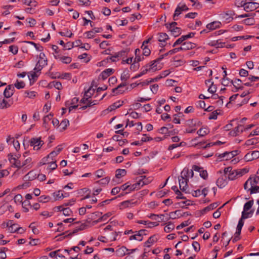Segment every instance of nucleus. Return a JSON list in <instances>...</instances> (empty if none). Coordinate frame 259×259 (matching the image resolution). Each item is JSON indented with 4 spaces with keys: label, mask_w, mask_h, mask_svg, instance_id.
<instances>
[{
    "label": "nucleus",
    "mask_w": 259,
    "mask_h": 259,
    "mask_svg": "<svg viewBox=\"0 0 259 259\" xmlns=\"http://www.w3.org/2000/svg\"><path fill=\"white\" fill-rule=\"evenodd\" d=\"M237 2L239 3L240 6L244 7V10L248 12L255 10L259 8V3L255 2L246 3L245 0H237Z\"/></svg>",
    "instance_id": "f257e3e1"
},
{
    "label": "nucleus",
    "mask_w": 259,
    "mask_h": 259,
    "mask_svg": "<svg viewBox=\"0 0 259 259\" xmlns=\"http://www.w3.org/2000/svg\"><path fill=\"white\" fill-rule=\"evenodd\" d=\"M21 157V155L13 154L10 153L8 155V160L12 164V166L18 168H20L23 167V165H21V160L19 159Z\"/></svg>",
    "instance_id": "f03ea898"
},
{
    "label": "nucleus",
    "mask_w": 259,
    "mask_h": 259,
    "mask_svg": "<svg viewBox=\"0 0 259 259\" xmlns=\"http://www.w3.org/2000/svg\"><path fill=\"white\" fill-rule=\"evenodd\" d=\"M28 143L33 147L34 150H38L44 144V142L41 140V137L32 138L29 140Z\"/></svg>",
    "instance_id": "7ed1b4c3"
},
{
    "label": "nucleus",
    "mask_w": 259,
    "mask_h": 259,
    "mask_svg": "<svg viewBox=\"0 0 259 259\" xmlns=\"http://www.w3.org/2000/svg\"><path fill=\"white\" fill-rule=\"evenodd\" d=\"M259 158V151H253L247 153L244 156V159L246 161H250Z\"/></svg>",
    "instance_id": "20e7f679"
},
{
    "label": "nucleus",
    "mask_w": 259,
    "mask_h": 259,
    "mask_svg": "<svg viewBox=\"0 0 259 259\" xmlns=\"http://www.w3.org/2000/svg\"><path fill=\"white\" fill-rule=\"evenodd\" d=\"M234 14L233 11H228L225 12H223L220 14L221 17L224 19L227 22H230L233 20L232 16Z\"/></svg>",
    "instance_id": "39448f33"
},
{
    "label": "nucleus",
    "mask_w": 259,
    "mask_h": 259,
    "mask_svg": "<svg viewBox=\"0 0 259 259\" xmlns=\"http://www.w3.org/2000/svg\"><path fill=\"white\" fill-rule=\"evenodd\" d=\"M188 179L179 177V187L182 191L184 192L188 188Z\"/></svg>",
    "instance_id": "423d86ee"
},
{
    "label": "nucleus",
    "mask_w": 259,
    "mask_h": 259,
    "mask_svg": "<svg viewBox=\"0 0 259 259\" xmlns=\"http://www.w3.org/2000/svg\"><path fill=\"white\" fill-rule=\"evenodd\" d=\"M15 89L14 87L10 84L9 85L5 90L4 92V95L5 97L8 98L11 97L14 93Z\"/></svg>",
    "instance_id": "0eeeda50"
},
{
    "label": "nucleus",
    "mask_w": 259,
    "mask_h": 259,
    "mask_svg": "<svg viewBox=\"0 0 259 259\" xmlns=\"http://www.w3.org/2000/svg\"><path fill=\"white\" fill-rule=\"evenodd\" d=\"M243 132V126L241 125H238L235 128L231 131L229 134L231 136L235 137L239 134V133H241Z\"/></svg>",
    "instance_id": "6e6552de"
},
{
    "label": "nucleus",
    "mask_w": 259,
    "mask_h": 259,
    "mask_svg": "<svg viewBox=\"0 0 259 259\" xmlns=\"http://www.w3.org/2000/svg\"><path fill=\"white\" fill-rule=\"evenodd\" d=\"M140 178L137 182L140 183V188L145 185H148L152 180L151 178H146L145 176H142Z\"/></svg>",
    "instance_id": "1a4fd4ad"
},
{
    "label": "nucleus",
    "mask_w": 259,
    "mask_h": 259,
    "mask_svg": "<svg viewBox=\"0 0 259 259\" xmlns=\"http://www.w3.org/2000/svg\"><path fill=\"white\" fill-rule=\"evenodd\" d=\"M54 57L56 59H59L64 64H69L72 61L71 58L68 56H63L60 55H55Z\"/></svg>",
    "instance_id": "9d476101"
},
{
    "label": "nucleus",
    "mask_w": 259,
    "mask_h": 259,
    "mask_svg": "<svg viewBox=\"0 0 259 259\" xmlns=\"http://www.w3.org/2000/svg\"><path fill=\"white\" fill-rule=\"evenodd\" d=\"M196 44L190 41L185 42L182 44L181 49L182 51H186L192 49L196 47Z\"/></svg>",
    "instance_id": "9b49d317"
},
{
    "label": "nucleus",
    "mask_w": 259,
    "mask_h": 259,
    "mask_svg": "<svg viewBox=\"0 0 259 259\" xmlns=\"http://www.w3.org/2000/svg\"><path fill=\"white\" fill-rule=\"evenodd\" d=\"M227 177L225 176V178L223 177H220L218 178L216 182V184L218 187L220 188H224L226 185H227L228 182L227 180Z\"/></svg>",
    "instance_id": "f8f14e48"
},
{
    "label": "nucleus",
    "mask_w": 259,
    "mask_h": 259,
    "mask_svg": "<svg viewBox=\"0 0 259 259\" xmlns=\"http://www.w3.org/2000/svg\"><path fill=\"white\" fill-rule=\"evenodd\" d=\"M158 240L156 235H154L150 237L145 242L144 246L147 247H150L153 243Z\"/></svg>",
    "instance_id": "ddd939ff"
},
{
    "label": "nucleus",
    "mask_w": 259,
    "mask_h": 259,
    "mask_svg": "<svg viewBox=\"0 0 259 259\" xmlns=\"http://www.w3.org/2000/svg\"><path fill=\"white\" fill-rule=\"evenodd\" d=\"M129 250H130L127 249L125 246H122L121 247L117 249L115 252L116 255L118 256L122 257L125 254H130V253H127V252Z\"/></svg>",
    "instance_id": "4468645a"
},
{
    "label": "nucleus",
    "mask_w": 259,
    "mask_h": 259,
    "mask_svg": "<svg viewBox=\"0 0 259 259\" xmlns=\"http://www.w3.org/2000/svg\"><path fill=\"white\" fill-rule=\"evenodd\" d=\"M114 72V70L111 68H108L104 70L100 74V76L102 77V78L103 80L106 79L109 77L110 75H111Z\"/></svg>",
    "instance_id": "2eb2a0df"
},
{
    "label": "nucleus",
    "mask_w": 259,
    "mask_h": 259,
    "mask_svg": "<svg viewBox=\"0 0 259 259\" xmlns=\"http://www.w3.org/2000/svg\"><path fill=\"white\" fill-rule=\"evenodd\" d=\"M123 101H117V102L114 103L113 104H112V105H111L110 106H109L108 107L107 110L109 112L114 110L116 109L121 106L123 104Z\"/></svg>",
    "instance_id": "dca6fc26"
},
{
    "label": "nucleus",
    "mask_w": 259,
    "mask_h": 259,
    "mask_svg": "<svg viewBox=\"0 0 259 259\" xmlns=\"http://www.w3.org/2000/svg\"><path fill=\"white\" fill-rule=\"evenodd\" d=\"M221 25V23L219 21H213L208 24L206 25V28L209 30H214L217 28H220Z\"/></svg>",
    "instance_id": "f3484780"
},
{
    "label": "nucleus",
    "mask_w": 259,
    "mask_h": 259,
    "mask_svg": "<svg viewBox=\"0 0 259 259\" xmlns=\"http://www.w3.org/2000/svg\"><path fill=\"white\" fill-rule=\"evenodd\" d=\"M238 154V151H232L231 152H225L223 153L220 154L218 157L220 159L224 158L226 157V155H229L230 158H233L234 156Z\"/></svg>",
    "instance_id": "a211bd4d"
},
{
    "label": "nucleus",
    "mask_w": 259,
    "mask_h": 259,
    "mask_svg": "<svg viewBox=\"0 0 259 259\" xmlns=\"http://www.w3.org/2000/svg\"><path fill=\"white\" fill-rule=\"evenodd\" d=\"M37 62L41 64L42 66H46L47 65L48 60L46 58V55L44 53H40L39 55V59Z\"/></svg>",
    "instance_id": "6ab92c4d"
},
{
    "label": "nucleus",
    "mask_w": 259,
    "mask_h": 259,
    "mask_svg": "<svg viewBox=\"0 0 259 259\" xmlns=\"http://www.w3.org/2000/svg\"><path fill=\"white\" fill-rule=\"evenodd\" d=\"M126 85V83L125 82H122L121 83L119 84L117 86V87L113 89L112 92L114 93H115L116 94H122L124 92V91L121 90L120 89L121 88L124 87Z\"/></svg>",
    "instance_id": "aec40b11"
},
{
    "label": "nucleus",
    "mask_w": 259,
    "mask_h": 259,
    "mask_svg": "<svg viewBox=\"0 0 259 259\" xmlns=\"http://www.w3.org/2000/svg\"><path fill=\"white\" fill-rule=\"evenodd\" d=\"M183 10L180 6V4H179L176 8L175 13L173 15V20L174 21H176L178 20V17L182 13Z\"/></svg>",
    "instance_id": "412c9836"
},
{
    "label": "nucleus",
    "mask_w": 259,
    "mask_h": 259,
    "mask_svg": "<svg viewBox=\"0 0 259 259\" xmlns=\"http://www.w3.org/2000/svg\"><path fill=\"white\" fill-rule=\"evenodd\" d=\"M231 82L237 90H242L243 89V87L241 85V83L242 82L241 79H235L234 80H231Z\"/></svg>",
    "instance_id": "4be33fe9"
},
{
    "label": "nucleus",
    "mask_w": 259,
    "mask_h": 259,
    "mask_svg": "<svg viewBox=\"0 0 259 259\" xmlns=\"http://www.w3.org/2000/svg\"><path fill=\"white\" fill-rule=\"evenodd\" d=\"M228 178L230 180H234L238 178H239V176L237 172V169H233L232 170V172L229 174L228 176Z\"/></svg>",
    "instance_id": "5701e85b"
},
{
    "label": "nucleus",
    "mask_w": 259,
    "mask_h": 259,
    "mask_svg": "<svg viewBox=\"0 0 259 259\" xmlns=\"http://www.w3.org/2000/svg\"><path fill=\"white\" fill-rule=\"evenodd\" d=\"M134 203H133L130 200H126V201H123L121 203H120V206H119L120 209H123L126 207H132L133 204H134Z\"/></svg>",
    "instance_id": "b1692460"
},
{
    "label": "nucleus",
    "mask_w": 259,
    "mask_h": 259,
    "mask_svg": "<svg viewBox=\"0 0 259 259\" xmlns=\"http://www.w3.org/2000/svg\"><path fill=\"white\" fill-rule=\"evenodd\" d=\"M207 82H211V85L209 86V87L208 89V92L214 94L217 91V87L215 85L213 84V82H212L211 80H206L205 83L207 84Z\"/></svg>",
    "instance_id": "393cba45"
},
{
    "label": "nucleus",
    "mask_w": 259,
    "mask_h": 259,
    "mask_svg": "<svg viewBox=\"0 0 259 259\" xmlns=\"http://www.w3.org/2000/svg\"><path fill=\"white\" fill-rule=\"evenodd\" d=\"M209 133V130L206 127L200 128L197 132L200 137H203Z\"/></svg>",
    "instance_id": "a878e982"
},
{
    "label": "nucleus",
    "mask_w": 259,
    "mask_h": 259,
    "mask_svg": "<svg viewBox=\"0 0 259 259\" xmlns=\"http://www.w3.org/2000/svg\"><path fill=\"white\" fill-rule=\"evenodd\" d=\"M175 228V225L171 222H169L167 223V225L164 228V231L166 233H169L172 231Z\"/></svg>",
    "instance_id": "bb28decb"
},
{
    "label": "nucleus",
    "mask_w": 259,
    "mask_h": 259,
    "mask_svg": "<svg viewBox=\"0 0 259 259\" xmlns=\"http://www.w3.org/2000/svg\"><path fill=\"white\" fill-rule=\"evenodd\" d=\"M158 41L160 42H165L168 39V36L165 33H158Z\"/></svg>",
    "instance_id": "cd10ccee"
},
{
    "label": "nucleus",
    "mask_w": 259,
    "mask_h": 259,
    "mask_svg": "<svg viewBox=\"0 0 259 259\" xmlns=\"http://www.w3.org/2000/svg\"><path fill=\"white\" fill-rule=\"evenodd\" d=\"M253 210H251L249 212H247V211H243L242 212V215L241 219H242V220H245L249 217H251L253 214Z\"/></svg>",
    "instance_id": "c85d7f7f"
},
{
    "label": "nucleus",
    "mask_w": 259,
    "mask_h": 259,
    "mask_svg": "<svg viewBox=\"0 0 259 259\" xmlns=\"http://www.w3.org/2000/svg\"><path fill=\"white\" fill-rule=\"evenodd\" d=\"M140 183H138V182L134 184L133 185L129 184V187H128V189L127 190H128L127 192L130 193V192L133 191L134 190L140 189Z\"/></svg>",
    "instance_id": "c756f323"
},
{
    "label": "nucleus",
    "mask_w": 259,
    "mask_h": 259,
    "mask_svg": "<svg viewBox=\"0 0 259 259\" xmlns=\"http://www.w3.org/2000/svg\"><path fill=\"white\" fill-rule=\"evenodd\" d=\"M126 171L124 169H117L116 170L115 177L117 178H120L122 177L125 176Z\"/></svg>",
    "instance_id": "7c9ffc66"
},
{
    "label": "nucleus",
    "mask_w": 259,
    "mask_h": 259,
    "mask_svg": "<svg viewBox=\"0 0 259 259\" xmlns=\"http://www.w3.org/2000/svg\"><path fill=\"white\" fill-rule=\"evenodd\" d=\"M52 198L49 196L41 195L38 198V201L41 203H46L51 200Z\"/></svg>",
    "instance_id": "2f4dec72"
},
{
    "label": "nucleus",
    "mask_w": 259,
    "mask_h": 259,
    "mask_svg": "<svg viewBox=\"0 0 259 259\" xmlns=\"http://www.w3.org/2000/svg\"><path fill=\"white\" fill-rule=\"evenodd\" d=\"M243 225H244L243 220H242V219L240 218V220H239L238 224L237 226L236 234H237L238 235H240L241 232V229H242V228L243 226Z\"/></svg>",
    "instance_id": "473e14b6"
},
{
    "label": "nucleus",
    "mask_w": 259,
    "mask_h": 259,
    "mask_svg": "<svg viewBox=\"0 0 259 259\" xmlns=\"http://www.w3.org/2000/svg\"><path fill=\"white\" fill-rule=\"evenodd\" d=\"M112 213L111 212H108L103 216L101 217L97 220L94 222V223L96 224L98 222H100L102 221H105L107 220V219L111 215Z\"/></svg>",
    "instance_id": "72a5a7b5"
},
{
    "label": "nucleus",
    "mask_w": 259,
    "mask_h": 259,
    "mask_svg": "<svg viewBox=\"0 0 259 259\" xmlns=\"http://www.w3.org/2000/svg\"><path fill=\"white\" fill-rule=\"evenodd\" d=\"M189 177V169L187 167H185L181 172L180 178H184L188 179Z\"/></svg>",
    "instance_id": "f704fd0d"
},
{
    "label": "nucleus",
    "mask_w": 259,
    "mask_h": 259,
    "mask_svg": "<svg viewBox=\"0 0 259 259\" xmlns=\"http://www.w3.org/2000/svg\"><path fill=\"white\" fill-rule=\"evenodd\" d=\"M178 212H180V210H176L175 211L170 212L168 214H165V216L166 215V216H168V215L169 216V217H167L165 218L166 221H168L170 219H176L177 218L176 214Z\"/></svg>",
    "instance_id": "c9c22d12"
},
{
    "label": "nucleus",
    "mask_w": 259,
    "mask_h": 259,
    "mask_svg": "<svg viewBox=\"0 0 259 259\" xmlns=\"http://www.w3.org/2000/svg\"><path fill=\"white\" fill-rule=\"evenodd\" d=\"M160 61V60H159V58H158L154 60L153 61L151 62L150 64H148L147 65L149 66V68H150V70L155 71L157 70V65L156 64V63Z\"/></svg>",
    "instance_id": "e433bc0d"
},
{
    "label": "nucleus",
    "mask_w": 259,
    "mask_h": 259,
    "mask_svg": "<svg viewBox=\"0 0 259 259\" xmlns=\"http://www.w3.org/2000/svg\"><path fill=\"white\" fill-rule=\"evenodd\" d=\"M253 204V200L252 199L249 200L245 203L243 207V211H248L249 210L252 206Z\"/></svg>",
    "instance_id": "4c0bfd02"
},
{
    "label": "nucleus",
    "mask_w": 259,
    "mask_h": 259,
    "mask_svg": "<svg viewBox=\"0 0 259 259\" xmlns=\"http://www.w3.org/2000/svg\"><path fill=\"white\" fill-rule=\"evenodd\" d=\"M53 197L54 198V201H56L58 199L63 198L66 197L65 196L63 195V193L61 192V191H58L57 192H54L53 194Z\"/></svg>",
    "instance_id": "58836bf2"
},
{
    "label": "nucleus",
    "mask_w": 259,
    "mask_h": 259,
    "mask_svg": "<svg viewBox=\"0 0 259 259\" xmlns=\"http://www.w3.org/2000/svg\"><path fill=\"white\" fill-rule=\"evenodd\" d=\"M136 234L133 235L130 237V240H136L139 241H141L143 240V237L141 236V235L139 234L138 232H135Z\"/></svg>",
    "instance_id": "ea45409f"
},
{
    "label": "nucleus",
    "mask_w": 259,
    "mask_h": 259,
    "mask_svg": "<svg viewBox=\"0 0 259 259\" xmlns=\"http://www.w3.org/2000/svg\"><path fill=\"white\" fill-rule=\"evenodd\" d=\"M130 52L129 49H125L124 50H122L117 53H116V56L118 58L125 56L127 55L128 53Z\"/></svg>",
    "instance_id": "a19ab883"
},
{
    "label": "nucleus",
    "mask_w": 259,
    "mask_h": 259,
    "mask_svg": "<svg viewBox=\"0 0 259 259\" xmlns=\"http://www.w3.org/2000/svg\"><path fill=\"white\" fill-rule=\"evenodd\" d=\"M110 178L108 177H105L104 178L102 179L101 180L97 181L96 183H98L99 184L106 185L109 183L110 182Z\"/></svg>",
    "instance_id": "79ce46f5"
},
{
    "label": "nucleus",
    "mask_w": 259,
    "mask_h": 259,
    "mask_svg": "<svg viewBox=\"0 0 259 259\" xmlns=\"http://www.w3.org/2000/svg\"><path fill=\"white\" fill-rule=\"evenodd\" d=\"M11 106V104L8 103L5 99H3L2 102H0V108L5 109Z\"/></svg>",
    "instance_id": "37998d69"
},
{
    "label": "nucleus",
    "mask_w": 259,
    "mask_h": 259,
    "mask_svg": "<svg viewBox=\"0 0 259 259\" xmlns=\"http://www.w3.org/2000/svg\"><path fill=\"white\" fill-rule=\"evenodd\" d=\"M8 250L6 247H0V258L5 259L7 257L6 251Z\"/></svg>",
    "instance_id": "c03bdc74"
},
{
    "label": "nucleus",
    "mask_w": 259,
    "mask_h": 259,
    "mask_svg": "<svg viewBox=\"0 0 259 259\" xmlns=\"http://www.w3.org/2000/svg\"><path fill=\"white\" fill-rule=\"evenodd\" d=\"M249 171V168L247 167H245L242 169H237L238 175L239 177L242 176L243 175L247 174Z\"/></svg>",
    "instance_id": "a18cd8bd"
},
{
    "label": "nucleus",
    "mask_w": 259,
    "mask_h": 259,
    "mask_svg": "<svg viewBox=\"0 0 259 259\" xmlns=\"http://www.w3.org/2000/svg\"><path fill=\"white\" fill-rule=\"evenodd\" d=\"M218 204L217 203H213L210 204L209 205L207 206V207H205L203 209V210L205 211H208L215 208L216 207H218Z\"/></svg>",
    "instance_id": "49530a36"
},
{
    "label": "nucleus",
    "mask_w": 259,
    "mask_h": 259,
    "mask_svg": "<svg viewBox=\"0 0 259 259\" xmlns=\"http://www.w3.org/2000/svg\"><path fill=\"white\" fill-rule=\"evenodd\" d=\"M71 75L70 73H64L58 75L57 78L66 79L70 80L71 79Z\"/></svg>",
    "instance_id": "de8ad7c7"
},
{
    "label": "nucleus",
    "mask_w": 259,
    "mask_h": 259,
    "mask_svg": "<svg viewBox=\"0 0 259 259\" xmlns=\"http://www.w3.org/2000/svg\"><path fill=\"white\" fill-rule=\"evenodd\" d=\"M25 83L24 81H19L18 80L16 81V82L14 84L15 87H16L17 89H23L25 87Z\"/></svg>",
    "instance_id": "09e8293b"
},
{
    "label": "nucleus",
    "mask_w": 259,
    "mask_h": 259,
    "mask_svg": "<svg viewBox=\"0 0 259 259\" xmlns=\"http://www.w3.org/2000/svg\"><path fill=\"white\" fill-rule=\"evenodd\" d=\"M171 34L177 37L181 34V29L180 28H175L172 29V30L171 31Z\"/></svg>",
    "instance_id": "8fccbe9b"
},
{
    "label": "nucleus",
    "mask_w": 259,
    "mask_h": 259,
    "mask_svg": "<svg viewBox=\"0 0 259 259\" xmlns=\"http://www.w3.org/2000/svg\"><path fill=\"white\" fill-rule=\"evenodd\" d=\"M243 22L247 25H253L254 23V19L253 18H249L244 19Z\"/></svg>",
    "instance_id": "3c124183"
},
{
    "label": "nucleus",
    "mask_w": 259,
    "mask_h": 259,
    "mask_svg": "<svg viewBox=\"0 0 259 259\" xmlns=\"http://www.w3.org/2000/svg\"><path fill=\"white\" fill-rule=\"evenodd\" d=\"M142 15L140 13L134 14L132 15L130 18V20L131 22L134 21L136 19L139 20L141 18Z\"/></svg>",
    "instance_id": "603ef678"
},
{
    "label": "nucleus",
    "mask_w": 259,
    "mask_h": 259,
    "mask_svg": "<svg viewBox=\"0 0 259 259\" xmlns=\"http://www.w3.org/2000/svg\"><path fill=\"white\" fill-rule=\"evenodd\" d=\"M69 124V121L68 119H65L63 120L60 123V125L62 126L63 130H65L68 126V125Z\"/></svg>",
    "instance_id": "864d4df0"
},
{
    "label": "nucleus",
    "mask_w": 259,
    "mask_h": 259,
    "mask_svg": "<svg viewBox=\"0 0 259 259\" xmlns=\"http://www.w3.org/2000/svg\"><path fill=\"white\" fill-rule=\"evenodd\" d=\"M250 191V194L259 193V186H251V188L248 189Z\"/></svg>",
    "instance_id": "5fc2aeb1"
},
{
    "label": "nucleus",
    "mask_w": 259,
    "mask_h": 259,
    "mask_svg": "<svg viewBox=\"0 0 259 259\" xmlns=\"http://www.w3.org/2000/svg\"><path fill=\"white\" fill-rule=\"evenodd\" d=\"M9 51L13 53L14 55L17 54L18 51V48L16 46L12 45L9 47Z\"/></svg>",
    "instance_id": "6e6d98bb"
},
{
    "label": "nucleus",
    "mask_w": 259,
    "mask_h": 259,
    "mask_svg": "<svg viewBox=\"0 0 259 259\" xmlns=\"http://www.w3.org/2000/svg\"><path fill=\"white\" fill-rule=\"evenodd\" d=\"M95 33L94 30L92 29V30L88 31L85 32L84 34L86 35V37L88 38H93L95 37Z\"/></svg>",
    "instance_id": "4d7b16f0"
},
{
    "label": "nucleus",
    "mask_w": 259,
    "mask_h": 259,
    "mask_svg": "<svg viewBox=\"0 0 259 259\" xmlns=\"http://www.w3.org/2000/svg\"><path fill=\"white\" fill-rule=\"evenodd\" d=\"M248 179L250 180L249 181L250 185L254 186L258 183L259 176H256L255 177H254L253 180H252V179L251 178H250Z\"/></svg>",
    "instance_id": "13d9d810"
},
{
    "label": "nucleus",
    "mask_w": 259,
    "mask_h": 259,
    "mask_svg": "<svg viewBox=\"0 0 259 259\" xmlns=\"http://www.w3.org/2000/svg\"><path fill=\"white\" fill-rule=\"evenodd\" d=\"M17 224H13V221L9 220L6 224V227H9V230H10V232H13V227H16Z\"/></svg>",
    "instance_id": "bf43d9fd"
},
{
    "label": "nucleus",
    "mask_w": 259,
    "mask_h": 259,
    "mask_svg": "<svg viewBox=\"0 0 259 259\" xmlns=\"http://www.w3.org/2000/svg\"><path fill=\"white\" fill-rule=\"evenodd\" d=\"M49 167H48V169H50V170H54L57 167V165L56 163V161H51L49 163Z\"/></svg>",
    "instance_id": "052dcab7"
},
{
    "label": "nucleus",
    "mask_w": 259,
    "mask_h": 259,
    "mask_svg": "<svg viewBox=\"0 0 259 259\" xmlns=\"http://www.w3.org/2000/svg\"><path fill=\"white\" fill-rule=\"evenodd\" d=\"M36 93L34 91H25L26 97L29 98H33L36 96Z\"/></svg>",
    "instance_id": "680f3d73"
},
{
    "label": "nucleus",
    "mask_w": 259,
    "mask_h": 259,
    "mask_svg": "<svg viewBox=\"0 0 259 259\" xmlns=\"http://www.w3.org/2000/svg\"><path fill=\"white\" fill-rule=\"evenodd\" d=\"M61 210H62L63 214L65 216H69L72 212L71 210L68 207L64 208L63 209Z\"/></svg>",
    "instance_id": "e2e57ef3"
},
{
    "label": "nucleus",
    "mask_w": 259,
    "mask_h": 259,
    "mask_svg": "<svg viewBox=\"0 0 259 259\" xmlns=\"http://www.w3.org/2000/svg\"><path fill=\"white\" fill-rule=\"evenodd\" d=\"M192 246L195 251L198 252L200 249V244L197 241H194L192 243Z\"/></svg>",
    "instance_id": "0e129e2a"
},
{
    "label": "nucleus",
    "mask_w": 259,
    "mask_h": 259,
    "mask_svg": "<svg viewBox=\"0 0 259 259\" xmlns=\"http://www.w3.org/2000/svg\"><path fill=\"white\" fill-rule=\"evenodd\" d=\"M219 113L217 110L214 111L210 114L208 119H217Z\"/></svg>",
    "instance_id": "69168bd1"
},
{
    "label": "nucleus",
    "mask_w": 259,
    "mask_h": 259,
    "mask_svg": "<svg viewBox=\"0 0 259 259\" xmlns=\"http://www.w3.org/2000/svg\"><path fill=\"white\" fill-rule=\"evenodd\" d=\"M22 196L21 194H17L15 196L14 200L16 203H22Z\"/></svg>",
    "instance_id": "338daca9"
},
{
    "label": "nucleus",
    "mask_w": 259,
    "mask_h": 259,
    "mask_svg": "<svg viewBox=\"0 0 259 259\" xmlns=\"http://www.w3.org/2000/svg\"><path fill=\"white\" fill-rule=\"evenodd\" d=\"M130 77V74L127 72H123L121 75V80L122 81H126Z\"/></svg>",
    "instance_id": "774afa93"
}]
</instances>
